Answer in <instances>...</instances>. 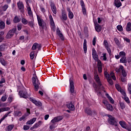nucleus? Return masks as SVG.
Wrapping results in <instances>:
<instances>
[{
	"label": "nucleus",
	"instance_id": "f257e3e1",
	"mask_svg": "<svg viewBox=\"0 0 131 131\" xmlns=\"http://www.w3.org/2000/svg\"><path fill=\"white\" fill-rule=\"evenodd\" d=\"M32 80L33 84L34 86V90L36 92H37V91H38V89H39V85L40 84L37 76H35V77H33L32 79Z\"/></svg>",
	"mask_w": 131,
	"mask_h": 131
},
{
	"label": "nucleus",
	"instance_id": "f03ea898",
	"mask_svg": "<svg viewBox=\"0 0 131 131\" xmlns=\"http://www.w3.org/2000/svg\"><path fill=\"white\" fill-rule=\"evenodd\" d=\"M107 116L108 117V123H110V124H112V125L117 126V123L118 122V121H117L116 119H115V118L112 117V116L110 115H108Z\"/></svg>",
	"mask_w": 131,
	"mask_h": 131
},
{
	"label": "nucleus",
	"instance_id": "7ed1b4c3",
	"mask_svg": "<svg viewBox=\"0 0 131 131\" xmlns=\"http://www.w3.org/2000/svg\"><path fill=\"white\" fill-rule=\"evenodd\" d=\"M94 79L98 84L99 90H101V91H104V86L102 84V83H101V81H100V77H99V75L95 74L94 76Z\"/></svg>",
	"mask_w": 131,
	"mask_h": 131
},
{
	"label": "nucleus",
	"instance_id": "20e7f679",
	"mask_svg": "<svg viewBox=\"0 0 131 131\" xmlns=\"http://www.w3.org/2000/svg\"><path fill=\"white\" fill-rule=\"evenodd\" d=\"M102 103L103 104H104L106 109L108 110V111H113L114 110L113 106L111 104H110V103H109L108 101L106 100H103Z\"/></svg>",
	"mask_w": 131,
	"mask_h": 131
},
{
	"label": "nucleus",
	"instance_id": "39448f33",
	"mask_svg": "<svg viewBox=\"0 0 131 131\" xmlns=\"http://www.w3.org/2000/svg\"><path fill=\"white\" fill-rule=\"evenodd\" d=\"M16 30H17L16 28H13L11 30H10L6 36V38H7V39H10V38L13 37L15 32H16Z\"/></svg>",
	"mask_w": 131,
	"mask_h": 131
},
{
	"label": "nucleus",
	"instance_id": "423d86ee",
	"mask_svg": "<svg viewBox=\"0 0 131 131\" xmlns=\"http://www.w3.org/2000/svg\"><path fill=\"white\" fill-rule=\"evenodd\" d=\"M84 111L86 114L88 115H90L91 116H95V115H97V113L96 112V111L91 110V108H85L84 110Z\"/></svg>",
	"mask_w": 131,
	"mask_h": 131
},
{
	"label": "nucleus",
	"instance_id": "0eeeda50",
	"mask_svg": "<svg viewBox=\"0 0 131 131\" xmlns=\"http://www.w3.org/2000/svg\"><path fill=\"white\" fill-rule=\"evenodd\" d=\"M30 114V110H29V108H27V113L25 115L22 116L21 117L19 118V121H25V120H26V117H27V116H29Z\"/></svg>",
	"mask_w": 131,
	"mask_h": 131
},
{
	"label": "nucleus",
	"instance_id": "6e6552de",
	"mask_svg": "<svg viewBox=\"0 0 131 131\" xmlns=\"http://www.w3.org/2000/svg\"><path fill=\"white\" fill-rule=\"evenodd\" d=\"M17 8L19 10L20 12L21 13L24 12V4H23V2L21 1H19L17 3Z\"/></svg>",
	"mask_w": 131,
	"mask_h": 131
},
{
	"label": "nucleus",
	"instance_id": "1a4fd4ad",
	"mask_svg": "<svg viewBox=\"0 0 131 131\" xmlns=\"http://www.w3.org/2000/svg\"><path fill=\"white\" fill-rule=\"evenodd\" d=\"M70 91L71 94L74 93V83L71 78L70 79Z\"/></svg>",
	"mask_w": 131,
	"mask_h": 131
},
{
	"label": "nucleus",
	"instance_id": "9d476101",
	"mask_svg": "<svg viewBox=\"0 0 131 131\" xmlns=\"http://www.w3.org/2000/svg\"><path fill=\"white\" fill-rule=\"evenodd\" d=\"M63 119V117L62 116H58L56 117H55L53 119H52L51 121V123H56L57 122H59V121H61Z\"/></svg>",
	"mask_w": 131,
	"mask_h": 131
},
{
	"label": "nucleus",
	"instance_id": "9b49d317",
	"mask_svg": "<svg viewBox=\"0 0 131 131\" xmlns=\"http://www.w3.org/2000/svg\"><path fill=\"white\" fill-rule=\"evenodd\" d=\"M80 5L82 8V11L83 15L86 14V9H85V5H84V2L83 1L81 0L80 1Z\"/></svg>",
	"mask_w": 131,
	"mask_h": 131
},
{
	"label": "nucleus",
	"instance_id": "f8f14e48",
	"mask_svg": "<svg viewBox=\"0 0 131 131\" xmlns=\"http://www.w3.org/2000/svg\"><path fill=\"white\" fill-rule=\"evenodd\" d=\"M41 48V46H40V45L38 44V43L36 42L34 43L32 47V50L33 51H35V50H36V49H38V52L39 50Z\"/></svg>",
	"mask_w": 131,
	"mask_h": 131
},
{
	"label": "nucleus",
	"instance_id": "ddd939ff",
	"mask_svg": "<svg viewBox=\"0 0 131 131\" xmlns=\"http://www.w3.org/2000/svg\"><path fill=\"white\" fill-rule=\"evenodd\" d=\"M30 100L31 101V102H32L33 104H35L36 106H38V107H40L42 105V104L40 102V101H37L35 99H34L32 98H30Z\"/></svg>",
	"mask_w": 131,
	"mask_h": 131
},
{
	"label": "nucleus",
	"instance_id": "4468645a",
	"mask_svg": "<svg viewBox=\"0 0 131 131\" xmlns=\"http://www.w3.org/2000/svg\"><path fill=\"white\" fill-rule=\"evenodd\" d=\"M50 7H51V9L53 14L56 15L57 14V8L56 7L55 4H54L53 3H51Z\"/></svg>",
	"mask_w": 131,
	"mask_h": 131
},
{
	"label": "nucleus",
	"instance_id": "2eb2a0df",
	"mask_svg": "<svg viewBox=\"0 0 131 131\" xmlns=\"http://www.w3.org/2000/svg\"><path fill=\"white\" fill-rule=\"evenodd\" d=\"M92 57L95 61L99 59V57H98V54H97V51H96V50H95V49H93L92 50Z\"/></svg>",
	"mask_w": 131,
	"mask_h": 131
},
{
	"label": "nucleus",
	"instance_id": "dca6fc26",
	"mask_svg": "<svg viewBox=\"0 0 131 131\" xmlns=\"http://www.w3.org/2000/svg\"><path fill=\"white\" fill-rule=\"evenodd\" d=\"M37 53H38V51H32L30 54V59L31 60H33V59H34V57H36V56H37Z\"/></svg>",
	"mask_w": 131,
	"mask_h": 131
},
{
	"label": "nucleus",
	"instance_id": "f3484780",
	"mask_svg": "<svg viewBox=\"0 0 131 131\" xmlns=\"http://www.w3.org/2000/svg\"><path fill=\"white\" fill-rule=\"evenodd\" d=\"M19 95L21 98H24V99H27L28 98V95L26 92L20 91Z\"/></svg>",
	"mask_w": 131,
	"mask_h": 131
},
{
	"label": "nucleus",
	"instance_id": "a211bd4d",
	"mask_svg": "<svg viewBox=\"0 0 131 131\" xmlns=\"http://www.w3.org/2000/svg\"><path fill=\"white\" fill-rule=\"evenodd\" d=\"M119 123L123 128H125V129L127 128V124H126V122H124V121H120Z\"/></svg>",
	"mask_w": 131,
	"mask_h": 131
},
{
	"label": "nucleus",
	"instance_id": "6ab92c4d",
	"mask_svg": "<svg viewBox=\"0 0 131 131\" xmlns=\"http://www.w3.org/2000/svg\"><path fill=\"white\" fill-rule=\"evenodd\" d=\"M37 18L38 23L39 24V26H40V27H42V24L45 23L43 19L40 18V17L38 16H37Z\"/></svg>",
	"mask_w": 131,
	"mask_h": 131
},
{
	"label": "nucleus",
	"instance_id": "aec40b11",
	"mask_svg": "<svg viewBox=\"0 0 131 131\" xmlns=\"http://www.w3.org/2000/svg\"><path fill=\"white\" fill-rule=\"evenodd\" d=\"M115 86L116 90H117L118 92H120V93H121L122 94L125 92L124 91H123V90H122V89H121V87H120V85H119V84H116L115 85Z\"/></svg>",
	"mask_w": 131,
	"mask_h": 131
},
{
	"label": "nucleus",
	"instance_id": "412c9836",
	"mask_svg": "<svg viewBox=\"0 0 131 131\" xmlns=\"http://www.w3.org/2000/svg\"><path fill=\"white\" fill-rule=\"evenodd\" d=\"M67 107L68 108V109H69L70 110H71L72 111H74V110H75V107H74V105H73V104H72V102H70V103L68 104L67 105Z\"/></svg>",
	"mask_w": 131,
	"mask_h": 131
},
{
	"label": "nucleus",
	"instance_id": "4be33fe9",
	"mask_svg": "<svg viewBox=\"0 0 131 131\" xmlns=\"http://www.w3.org/2000/svg\"><path fill=\"white\" fill-rule=\"evenodd\" d=\"M67 11H68V12H69V14H68L69 18H70V19H73V17H74V15L73 14V13L70 10V8H68Z\"/></svg>",
	"mask_w": 131,
	"mask_h": 131
},
{
	"label": "nucleus",
	"instance_id": "5701e85b",
	"mask_svg": "<svg viewBox=\"0 0 131 131\" xmlns=\"http://www.w3.org/2000/svg\"><path fill=\"white\" fill-rule=\"evenodd\" d=\"M56 31L57 34L59 36L61 40H64V36L63 35V34H62V32H61V31L59 29H57Z\"/></svg>",
	"mask_w": 131,
	"mask_h": 131
},
{
	"label": "nucleus",
	"instance_id": "b1692460",
	"mask_svg": "<svg viewBox=\"0 0 131 131\" xmlns=\"http://www.w3.org/2000/svg\"><path fill=\"white\" fill-rule=\"evenodd\" d=\"M14 116L15 117H20V116H22V113L21 112V111H14Z\"/></svg>",
	"mask_w": 131,
	"mask_h": 131
},
{
	"label": "nucleus",
	"instance_id": "393cba45",
	"mask_svg": "<svg viewBox=\"0 0 131 131\" xmlns=\"http://www.w3.org/2000/svg\"><path fill=\"white\" fill-rule=\"evenodd\" d=\"M115 5L116 7H117V8H120V7L122 6L120 0H115Z\"/></svg>",
	"mask_w": 131,
	"mask_h": 131
},
{
	"label": "nucleus",
	"instance_id": "a878e982",
	"mask_svg": "<svg viewBox=\"0 0 131 131\" xmlns=\"http://www.w3.org/2000/svg\"><path fill=\"white\" fill-rule=\"evenodd\" d=\"M122 95H123L124 100L126 103H127L128 104H129V103H130V102L129 101V99L128 98V97H127V96H126V93L125 92L122 93Z\"/></svg>",
	"mask_w": 131,
	"mask_h": 131
},
{
	"label": "nucleus",
	"instance_id": "bb28decb",
	"mask_svg": "<svg viewBox=\"0 0 131 131\" xmlns=\"http://www.w3.org/2000/svg\"><path fill=\"white\" fill-rule=\"evenodd\" d=\"M35 121H36V118H33L32 119L27 122V124H33Z\"/></svg>",
	"mask_w": 131,
	"mask_h": 131
},
{
	"label": "nucleus",
	"instance_id": "cd10ccee",
	"mask_svg": "<svg viewBox=\"0 0 131 131\" xmlns=\"http://www.w3.org/2000/svg\"><path fill=\"white\" fill-rule=\"evenodd\" d=\"M27 6L28 14L30 17H32V11H31V8H30V6H29V5H28Z\"/></svg>",
	"mask_w": 131,
	"mask_h": 131
},
{
	"label": "nucleus",
	"instance_id": "c85d7f7f",
	"mask_svg": "<svg viewBox=\"0 0 131 131\" xmlns=\"http://www.w3.org/2000/svg\"><path fill=\"white\" fill-rule=\"evenodd\" d=\"M95 29L97 32H101V30H102V26L97 24L96 25Z\"/></svg>",
	"mask_w": 131,
	"mask_h": 131
},
{
	"label": "nucleus",
	"instance_id": "c756f323",
	"mask_svg": "<svg viewBox=\"0 0 131 131\" xmlns=\"http://www.w3.org/2000/svg\"><path fill=\"white\" fill-rule=\"evenodd\" d=\"M83 50L84 54H86V51H88V48L86 47V39H84L83 42Z\"/></svg>",
	"mask_w": 131,
	"mask_h": 131
},
{
	"label": "nucleus",
	"instance_id": "7c9ffc66",
	"mask_svg": "<svg viewBox=\"0 0 131 131\" xmlns=\"http://www.w3.org/2000/svg\"><path fill=\"white\" fill-rule=\"evenodd\" d=\"M120 62L123 64H126L127 63V60L126 59V57H123L120 59Z\"/></svg>",
	"mask_w": 131,
	"mask_h": 131
},
{
	"label": "nucleus",
	"instance_id": "2f4dec72",
	"mask_svg": "<svg viewBox=\"0 0 131 131\" xmlns=\"http://www.w3.org/2000/svg\"><path fill=\"white\" fill-rule=\"evenodd\" d=\"M49 19L51 25H52V26H55V22L54 21V19H53V16H52V15L49 16Z\"/></svg>",
	"mask_w": 131,
	"mask_h": 131
},
{
	"label": "nucleus",
	"instance_id": "473e14b6",
	"mask_svg": "<svg viewBox=\"0 0 131 131\" xmlns=\"http://www.w3.org/2000/svg\"><path fill=\"white\" fill-rule=\"evenodd\" d=\"M20 21H21V19L19 18L17 16H15L13 18L14 23H19Z\"/></svg>",
	"mask_w": 131,
	"mask_h": 131
},
{
	"label": "nucleus",
	"instance_id": "72a5a7b5",
	"mask_svg": "<svg viewBox=\"0 0 131 131\" xmlns=\"http://www.w3.org/2000/svg\"><path fill=\"white\" fill-rule=\"evenodd\" d=\"M41 123H42L41 121H39L37 123H36L34 125V127H35V128H37V127H40V125H41Z\"/></svg>",
	"mask_w": 131,
	"mask_h": 131
},
{
	"label": "nucleus",
	"instance_id": "f704fd0d",
	"mask_svg": "<svg viewBox=\"0 0 131 131\" xmlns=\"http://www.w3.org/2000/svg\"><path fill=\"white\" fill-rule=\"evenodd\" d=\"M62 18L64 21L67 20V15H66V12H65V11L62 12Z\"/></svg>",
	"mask_w": 131,
	"mask_h": 131
},
{
	"label": "nucleus",
	"instance_id": "c9c22d12",
	"mask_svg": "<svg viewBox=\"0 0 131 131\" xmlns=\"http://www.w3.org/2000/svg\"><path fill=\"white\" fill-rule=\"evenodd\" d=\"M6 27V24L3 21H0V28L1 29H5Z\"/></svg>",
	"mask_w": 131,
	"mask_h": 131
},
{
	"label": "nucleus",
	"instance_id": "e433bc0d",
	"mask_svg": "<svg viewBox=\"0 0 131 131\" xmlns=\"http://www.w3.org/2000/svg\"><path fill=\"white\" fill-rule=\"evenodd\" d=\"M21 23L24 25H27V24H28V21L27 20V19H26V18L24 17L21 18Z\"/></svg>",
	"mask_w": 131,
	"mask_h": 131
},
{
	"label": "nucleus",
	"instance_id": "4c0bfd02",
	"mask_svg": "<svg viewBox=\"0 0 131 131\" xmlns=\"http://www.w3.org/2000/svg\"><path fill=\"white\" fill-rule=\"evenodd\" d=\"M126 31H130L131 30V23H128L127 24V26L126 28Z\"/></svg>",
	"mask_w": 131,
	"mask_h": 131
},
{
	"label": "nucleus",
	"instance_id": "58836bf2",
	"mask_svg": "<svg viewBox=\"0 0 131 131\" xmlns=\"http://www.w3.org/2000/svg\"><path fill=\"white\" fill-rule=\"evenodd\" d=\"M0 63H1L2 65L3 66H6L7 65V62H6L4 58H0Z\"/></svg>",
	"mask_w": 131,
	"mask_h": 131
},
{
	"label": "nucleus",
	"instance_id": "ea45409f",
	"mask_svg": "<svg viewBox=\"0 0 131 131\" xmlns=\"http://www.w3.org/2000/svg\"><path fill=\"white\" fill-rule=\"evenodd\" d=\"M10 107H4L0 108V113L2 112H4L5 111H9L10 110Z\"/></svg>",
	"mask_w": 131,
	"mask_h": 131
},
{
	"label": "nucleus",
	"instance_id": "a19ab883",
	"mask_svg": "<svg viewBox=\"0 0 131 131\" xmlns=\"http://www.w3.org/2000/svg\"><path fill=\"white\" fill-rule=\"evenodd\" d=\"M106 79L111 85L113 84V81L112 80L111 77H108V78H107Z\"/></svg>",
	"mask_w": 131,
	"mask_h": 131
},
{
	"label": "nucleus",
	"instance_id": "79ce46f5",
	"mask_svg": "<svg viewBox=\"0 0 131 131\" xmlns=\"http://www.w3.org/2000/svg\"><path fill=\"white\" fill-rule=\"evenodd\" d=\"M123 67L122 66H120L119 68H116V72H120V71H122V70H123Z\"/></svg>",
	"mask_w": 131,
	"mask_h": 131
},
{
	"label": "nucleus",
	"instance_id": "37998d69",
	"mask_svg": "<svg viewBox=\"0 0 131 131\" xmlns=\"http://www.w3.org/2000/svg\"><path fill=\"white\" fill-rule=\"evenodd\" d=\"M11 113H12V111H10L9 112L5 114L3 118H2V119H3V120H5V119L7 118V117H8V116L9 115V114H11Z\"/></svg>",
	"mask_w": 131,
	"mask_h": 131
},
{
	"label": "nucleus",
	"instance_id": "c03bdc74",
	"mask_svg": "<svg viewBox=\"0 0 131 131\" xmlns=\"http://www.w3.org/2000/svg\"><path fill=\"white\" fill-rule=\"evenodd\" d=\"M126 55V54L125 53V52H123V51H121L119 52V56L120 57H122V58H123V57H126L125 56Z\"/></svg>",
	"mask_w": 131,
	"mask_h": 131
},
{
	"label": "nucleus",
	"instance_id": "a18cd8bd",
	"mask_svg": "<svg viewBox=\"0 0 131 131\" xmlns=\"http://www.w3.org/2000/svg\"><path fill=\"white\" fill-rule=\"evenodd\" d=\"M101 59H102L103 61H106L107 57H106V53L102 54V56H101Z\"/></svg>",
	"mask_w": 131,
	"mask_h": 131
},
{
	"label": "nucleus",
	"instance_id": "49530a36",
	"mask_svg": "<svg viewBox=\"0 0 131 131\" xmlns=\"http://www.w3.org/2000/svg\"><path fill=\"white\" fill-rule=\"evenodd\" d=\"M9 8V6L8 5H5L4 6H3L1 9L2 11H7V9Z\"/></svg>",
	"mask_w": 131,
	"mask_h": 131
},
{
	"label": "nucleus",
	"instance_id": "de8ad7c7",
	"mask_svg": "<svg viewBox=\"0 0 131 131\" xmlns=\"http://www.w3.org/2000/svg\"><path fill=\"white\" fill-rule=\"evenodd\" d=\"M13 128H14V125H13V124L9 125L7 127V129H8V131H11V130H12V129H13Z\"/></svg>",
	"mask_w": 131,
	"mask_h": 131
},
{
	"label": "nucleus",
	"instance_id": "09e8293b",
	"mask_svg": "<svg viewBox=\"0 0 131 131\" xmlns=\"http://www.w3.org/2000/svg\"><path fill=\"white\" fill-rule=\"evenodd\" d=\"M7 98L6 95L3 96L1 98V101L2 102H6V101H7Z\"/></svg>",
	"mask_w": 131,
	"mask_h": 131
},
{
	"label": "nucleus",
	"instance_id": "8fccbe9b",
	"mask_svg": "<svg viewBox=\"0 0 131 131\" xmlns=\"http://www.w3.org/2000/svg\"><path fill=\"white\" fill-rule=\"evenodd\" d=\"M114 41H115L117 46H120V42H119V40H118L117 38H115Z\"/></svg>",
	"mask_w": 131,
	"mask_h": 131
},
{
	"label": "nucleus",
	"instance_id": "3c124183",
	"mask_svg": "<svg viewBox=\"0 0 131 131\" xmlns=\"http://www.w3.org/2000/svg\"><path fill=\"white\" fill-rule=\"evenodd\" d=\"M103 45H104L105 49L107 48H109V46L108 45V41H107V40H104Z\"/></svg>",
	"mask_w": 131,
	"mask_h": 131
},
{
	"label": "nucleus",
	"instance_id": "603ef678",
	"mask_svg": "<svg viewBox=\"0 0 131 131\" xmlns=\"http://www.w3.org/2000/svg\"><path fill=\"white\" fill-rule=\"evenodd\" d=\"M127 86L128 92H129V93L131 95V83H128Z\"/></svg>",
	"mask_w": 131,
	"mask_h": 131
},
{
	"label": "nucleus",
	"instance_id": "864d4df0",
	"mask_svg": "<svg viewBox=\"0 0 131 131\" xmlns=\"http://www.w3.org/2000/svg\"><path fill=\"white\" fill-rule=\"evenodd\" d=\"M121 80L122 82H125L126 81V77L123 76L121 77Z\"/></svg>",
	"mask_w": 131,
	"mask_h": 131
},
{
	"label": "nucleus",
	"instance_id": "5fc2aeb1",
	"mask_svg": "<svg viewBox=\"0 0 131 131\" xmlns=\"http://www.w3.org/2000/svg\"><path fill=\"white\" fill-rule=\"evenodd\" d=\"M120 105L121 109L123 110L125 108V104L123 102H120Z\"/></svg>",
	"mask_w": 131,
	"mask_h": 131
},
{
	"label": "nucleus",
	"instance_id": "6e6d98bb",
	"mask_svg": "<svg viewBox=\"0 0 131 131\" xmlns=\"http://www.w3.org/2000/svg\"><path fill=\"white\" fill-rule=\"evenodd\" d=\"M117 28L119 31H122L123 28L122 26L119 25L117 27Z\"/></svg>",
	"mask_w": 131,
	"mask_h": 131
},
{
	"label": "nucleus",
	"instance_id": "4d7b16f0",
	"mask_svg": "<svg viewBox=\"0 0 131 131\" xmlns=\"http://www.w3.org/2000/svg\"><path fill=\"white\" fill-rule=\"evenodd\" d=\"M122 76H124V77H126V76L127 75V74H126V72H125V70H124V69H123L122 71Z\"/></svg>",
	"mask_w": 131,
	"mask_h": 131
},
{
	"label": "nucleus",
	"instance_id": "13d9d810",
	"mask_svg": "<svg viewBox=\"0 0 131 131\" xmlns=\"http://www.w3.org/2000/svg\"><path fill=\"white\" fill-rule=\"evenodd\" d=\"M28 23L29 26H30L31 27H33V25H34V24H33V21H29L28 22Z\"/></svg>",
	"mask_w": 131,
	"mask_h": 131
},
{
	"label": "nucleus",
	"instance_id": "bf43d9fd",
	"mask_svg": "<svg viewBox=\"0 0 131 131\" xmlns=\"http://www.w3.org/2000/svg\"><path fill=\"white\" fill-rule=\"evenodd\" d=\"M11 22H12V20H11V19H7L6 20V24H7V25H11Z\"/></svg>",
	"mask_w": 131,
	"mask_h": 131
},
{
	"label": "nucleus",
	"instance_id": "052dcab7",
	"mask_svg": "<svg viewBox=\"0 0 131 131\" xmlns=\"http://www.w3.org/2000/svg\"><path fill=\"white\" fill-rule=\"evenodd\" d=\"M5 45L0 46V51H5Z\"/></svg>",
	"mask_w": 131,
	"mask_h": 131
},
{
	"label": "nucleus",
	"instance_id": "680f3d73",
	"mask_svg": "<svg viewBox=\"0 0 131 131\" xmlns=\"http://www.w3.org/2000/svg\"><path fill=\"white\" fill-rule=\"evenodd\" d=\"M95 61H97L98 66H102V63L101 62V60H99V58H98V60H96Z\"/></svg>",
	"mask_w": 131,
	"mask_h": 131
},
{
	"label": "nucleus",
	"instance_id": "e2e57ef3",
	"mask_svg": "<svg viewBox=\"0 0 131 131\" xmlns=\"http://www.w3.org/2000/svg\"><path fill=\"white\" fill-rule=\"evenodd\" d=\"M104 76L106 78H108V77H110V75H109L107 72H105Z\"/></svg>",
	"mask_w": 131,
	"mask_h": 131
},
{
	"label": "nucleus",
	"instance_id": "0e129e2a",
	"mask_svg": "<svg viewBox=\"0 0 131 131\" xmlns=\"http://www.w3.org/2000/svg\"><path fill=\"white\" fill-rule=\"evenodd\" d=\"M97 37H94L93 40V46H96V41Z\"/></svg>",
	"mask_w": 131,
	"mask_h": 131
},
{
	"label": "nucleus",
	"instance_id": "69168bd1",
	"mask_svg": "<svg viewBox=\"0 0 131 131\" xmlns=\"http://www.w3.org/2000/svg\"><path fill=\"white\" fill-rule=\"evenodd\" d=\"M55 127H56V126H55V124L54 123H53V124H51L50 126V129H54V128H55Z\"/></svg>",
	"mask_w": 131,
	"mask_h": 131
},
{
	"label": "nucleus",
	"instance_id": "338daca9",
	"mask_svg": "<svg viewBox=\"0 0 131 131\" xmlns=\"http://www.w3.org/2000/svg\"><path fill=\"white\" fill-rule=\"evenodd\" d=\"M98 69L99 73H101V72H102V66H98Z\"/></svg>",
	"mask_w": 131,
	"mask_h": 131
},
{
	"label": "nucleus",
	"instance_id": "774afa93",
	"mask_svg": "<svg viewBox=\"0 0 131 131\" xmlns=\"http://www.w3.org/2000/svg\"><path fill=\"white\" fill-rule=\"evenodd\" d=\"M105 49H106L109 55H111V49H110V48L109 47H107Z\"/></svg>",
	"mask_w": 131,
	"mask_h": 131
}]
</instances>
